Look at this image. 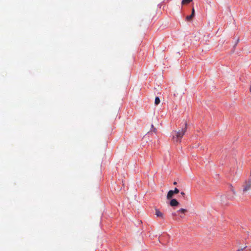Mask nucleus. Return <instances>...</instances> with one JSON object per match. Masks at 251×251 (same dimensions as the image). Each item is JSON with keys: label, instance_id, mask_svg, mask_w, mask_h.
Instances as JSON below:
<instances>
[{"label": "nucleus", "instance_id": "nucleus-13", "mask_svg": "<svg viewBox=\"0 0 251 251\" xmlns=\"http://www.w3.org/2000/svg\"><path fill=\"white\" fill-rule=\"evenodd\" d=\"M228 199L229 200H232L234 199V197L232 196H231L229 198H228Z\"/></svg>", "mask_w": 251, "mask_h": 251}, {"label": "nucleus", "instance_id": "nucleus-9", "mask_svg": "<svg viewBox=\"0 0 251 251\" xmlns=\"http://www.w3.org/2000/svg\"><path fill=\"white\" fill-rule=\"evenodd\" d=\"M230 191L232 192L233 195H235L236 194V192L235 189L232 185H230Z\"/></svg>", "mask_w": 251, "mask_h": 251}, {"label": "nucleus", "instance_id": "nucleus-14", "mask_svg": "<svg viewBox=\"0 0 251 251\" xmlns=\"http://www.w3.org/2000/svg\"><path fill=\"white\" fill-rule=\"evenodd\" d=\"M172 215H173V216H176L177 215L176 213V212H173V213H172Z\"/></svg>", "mask_w": 251, "mask_h": 251}, {"label": "nucleus", "instance_id": "nucleus-7", "mask_svg": "<svg viewBox=\"0 0 251 251\" xmlns=\"http://www.w3.org/2000/svg\"><path fill=\"white\" fill-rule=\"evenodd\" d=\"M193 0H182L181 1V4L182 5L188 4L192 1Z\"/></svg>", "mask_w": 251, "mask_h": 251}, {"label": "nucleus", "instance_id": "nucleus-3", "mask_svg": "<svg viewBox=\"0 0 251 251\" xmlns=\"http://www.w3.org/2000/svg\"><path fill=\"white\" fill-rule=\"evenodd\" d=\"M174 195V193L173 190H170L168 192V194H167V199L168 200H170V199H171L173 198Z\"/></svg>", "mask_w": 251, "mask_h": 251}, {"label": "nucleus", "instance_id": "nucleus-2", "mask_svg": "<svg viewBox=\"0 0 251 251\" xmlns=\"http://www.w3.org/2000/svg\"><path fill=\"white\" fill-rule=\"evenodd\" d=\"M179 202L176 199H172L170 202V205L171 206H176L178 205Z\"/></svg>", "mask_w": 251, "mask_h": 251}, {"label": "nucleus", "instance_id": "nucleus-4", "mask_svg": "<svg viewBox=\"0 0 251 251\" xmlns=\"http://www.w3.org/2000/svg\"><path fill=\"white\" fill-rule=\"evenodd\" d=\"M155 215L157 217H161V218L163 219V214L158 209H155Z\"/></svg>", "mask_w": 251, "mask_h": 251}, {"label": "nucleus", "instance_id": "nucleus-8", "mask_svg": "<svg viewBox=\"0 0 251 251\" xmlns=\"http://www.w3.org/2000/svg\"><path fill=\"white\" fill-rule=\"evenodd\" d=\"M160 102V99L158 97H156L155 99L154 103L155 105H158Z\"/></svg>", "mask_w": 251, "mask_h": 251}, {"label": "nucleus", "instance_id": "nucleus-6", "mask_svg": "<svg viewBox=\"0 0 251 251\" xmlns=\"http://www.w3.org/2000/svg\"><path fill=\"white\" fill-rule=\"evenodd\" d=\"M177 212H180L182 214H185L187 212V210L184 208H181L179 210H178Z\"/></svg>", "mask_w": 251, "mask_h": 251}, {"label": "nucleus", "instance_id": "nucleus-15", "mask_svg": "<svg viewBox=\"0 0 251 251\" xmlns=\"http://www.w3.org/2000/svg\"><path fill=\"white\" fill-rule=\"evenodd\" d=\"M181 194L183 196H184V195H185V193H184V192H181Z\"/></svg>", "mask_w": 251, "mask_h": 251}, {"label": "nucleus", "instance_id": "nucleus-1", "mask_svg": "<svg viewBox=\"0 0 251 251\" xmlns=\"http://www.w3.org/2000/svg\"><path fill=\"white\" fill-rule=\"evenodd\" d=\"M187 128V123H185V126L178 131H173L172 132V140L174 143L178 144L181 142V139L186 132Z\"/></svg>", "mask_w": 251, "mask_h": 251}, {"label": "nucleus", "instance_id": "nucleus-10", "mask_svg": "<svg viewBox=\"0 0 251 251\" xmlns=\"http://www.w3.org/2000/svg\"><path fill=\"white\" fill-rule=\"evenodd\" d=\"M174 194H176L179 193V190L177 188H175L174 190H173Z\"/></svg>", "mask_w": 251, "mask_h": 251}, {"label": "nucleus", "instance_id": "nucleus-12", "mask_svg": "<svg viewBox=\"0 0 251 251\" xmlns=\"http://www.w3.org/2000/svg\"><path fill=\"white\" fill-rule=\"evenodd\" d=\"M151 128L152 129L153 131L155 132L156 130V128L154 127L153 125L151 126Z\"/></svg>", "mask_w": 251, "mask_h": 251}, {"label": "nucleus", "instance_id": "nucleus-17", "mask_svg": "<svg viewBox=\"0 0 251 251\" xmlns=\"http://www.w3.org/2000/svg\"><path fill=\"white\" fill-rule=\"evenodd\" d=\"M173 184H174V185H176L177 184V183H176V182L175 181L174 182Z\"/></svg>", "mask_w": 251, "mask_h": 251}, {"label": "nucleus", "instance_id": "nucleus-16", "mask_svg": "<svg viewBox=\"0 0 251 251\" xmlns=\"http://www.w3.org/2000/svg\"><path fill=\"white\" fill-rule=\"evenodd\" d=\"M180 217L181 218H183V217H184V216L183 215V214H181V215H180Z\"/></svg>", "mask_w": 251, "mask_h": 251}, {"label": "nucleus", "instance_id": "nucleus-11", "mask_svg": "<svg viewBox=\"0 0 251 251\" xmlns=\"http://www.w3.org/2000/svg\"><path fill=\"white\" fill-rule=\"evenodd\" d=\"M246 248H247V246L245 247H244V248H241V249H239V250H238L237 251H244V250L245 249H246Z\"/></svg>", "mask_w": 251, "mask_h": 251}, {"label": "nucleus", "instance_id": "nucleus-5", "mask_svg": "<svg viewBox=\"0 0 251 251\" xmlns=\"http://www.w3.org/2000/svg\"><path fill=\"white\" fill-rule=\"evenodd\" d=\"M194 16H195V9H194V8H193L192 11V15L187 16L186 17V20L188 21H190L194 17Z\"/></svg>", "mask_w": 251, "mask_h": 251}]
</instances>
